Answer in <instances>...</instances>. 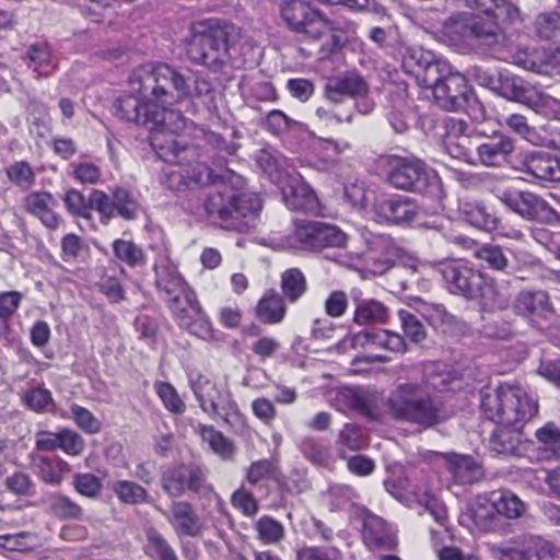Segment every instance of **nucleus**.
Wrapping results in <instances>:
<instances>
[{"label":"nucleus","instance_id":"774afa93","mask_svg":"<svg viewBox=\"0 0 560 560\" xmlns=\"http://www.w3.org/2000/svg\"><path fill=\"white\" fill-rule=\"evenodd\" d=\"M535 31L544 39H550L560 33V14L556 12L540 13L535 20Z\"/></svg>","mask_w":560,"mask_h":560},{"label":"nucleus","instance_id":"7ed1b4c3","mask_svg":"<svg viewBox=\"0 0 560 560\" xmlns=\"http://www.w3.org/2000/svg\"><path fill=\"white\" fill-rule=\"evenodd\" d=\"M154 272L155 285L178 326L202 339L210 338L211 325L177 267L167 257H161L154 265Z\"/></svg>","mask_w":560,"mask_h":560},{"label":"nucleus","instance_id":"4d7b16f0","mask_svg":"<svg viewBox=\"0 0 560 560\" xmlns=\"http://www.w3.org/2000/svg\"><path fill=\"white\" fill-rule=\"evenodd\" d=\"M255 529L258 533V538L267 545L277 544L284 534L283 526L269 516L260 517L255 524Z\"/></svg>","mask_w":560,"mask_h":560},{"label":"nucleus","instance_id":"58836bf2","mask_svg":"<svg viewBox=\"0 0 560 560\" xmlns=\"http://www.w3.org/2000/svg\"><path fill=\"white\" fill-rule=\"evenodd\" d=\"M48 506L50 512L60 520H82L83 509L69 497L56 492L49 495Z\"/></svg>","mask_w":560,"mask_h":560},{"label":"nucleus","instance_id":"6e6d98bb","mask_svg":"<svg viewBox=\"0 0 560 560\" xmlns=\"http://www.w3.org/2000/svg\"><path fill=\"white\" fill-rule=\"evenodd\" d=\"M198 159L187 163L189 165L188 182L190 190L206 187L219 179V176L206 164L199 163Z\"/></svg>","mask_w":560,"mask_h":560},{"label":"nucleus","instance_id":"c9c22d12","mask_svg":"<svg viewBox=\"0 0 560 560\" xmlns=\"http://www.w3.org/2000/svg\"><path fill=\"white\" fill-rule=\"evenodd\" d=\"M536 438L540 444L538 450L541 459H560V430L553 423H548L538 429Z\"/></svg>","mask_w":560,"mask_h":560},{"label":"nucleus","instance_id":"3c124183","mask_svg":"<svg viewBox=\"0 0 560 560\" xmlns=\"http://www.w3.org/2000/svg\"><path fill=\"white\" fill-rule=\"evenodd\" d=\"M153 387L166 410L174 415H183L185 412L186 405L172 384L156 381Z\"/></svg>","mask_w":560,"mask_h":560},{"label":"nucleus","instance_id":"39448f33","mask_svg":"<svg viewBox=\"0 0 560 560\" xmlns=\"http://www.w3.org/2000/svg\"><path fill=\"white\" fill-rule=\"evenodd\" d=\"M208 219L228 231L247 232L255 228L261 200L254 192L238 191L223 185L203 202Z\"/></svg>","mask_w":560,"mask_h":560},{"label":"nucleus","instance_id":"72a5a7b5","mask_svg":"<svg viewBox=\"0 0 560 560\" xmlns=\"http://www.w3.org/2000/svg\"><path fill=\"white\" fill-rule=\"evenodd\" d=\"M459 210L465 221L472 226L485 231H493L498 226V218L481 202H464Z\"/></svg>","mask_w":560,"mask_h":560},{"label":"nucleus","instance_id":"0e129e2a","mask_svg":"<svg viewBox=\"0 0 560 560\" xmlns=\"http://www.w3.org/2000/svg\"><path fill=\"white\" fill-rule=\"evenodd\" d=\"M475 256L494 270H504L509 265L508 257L502 248L497 245H482L476 250Z\"/></svg>","mask_w":560,"mask_h":560},{"label":"nucleus","instance_id":"49530a36","mask_svg":"<svg viewBox=\"0 0 560 560\" xmlns=\"http://www.w3.org/2000/svg\"><path fill=\"white\" fill-rule=\"evenodd\" d=\"M36 467L39 478L49 485H59L68 470V464L58 457H40Z\"/></svg>","mask_w":560,"mask_h":560},{"label":"nucleus","instance_id":"20e7f679","mask_svg":"<svg viewBox=\"0 0 560 560\" xmlns=\"http://www.w3.org/2000/svg\"><path fill=\"white\" fill-rule=\"evenodd\" d=\"M130 84L144 96L150 93L162 104L182 102L191 94V91L196 95H205L212 91L207 80L189 70L180 71L166 63L139 67L130 75Z\"/></svg>","mask_w":560,"mask_h":560},{"label":"nucleus","instance_id":"f704fd0d","mask_svg":"<svg viewBox=\"0 0 560 560\" xmlns=\"http://www.w3.org/2000/svg\"><path fill=\"white\" fill-rule=\"evenodd\" d=\"M58 416L62 419H70L85 434H97L102 430V421L95 417L89 409L71 404L69 411L60 410Z\"/></svg>","mask_w":560,"mask_h":560},{"label":"nucleus","instance_id":"ea45409f","mask_svg":"<svg viewBox=\"0 0 560 560\" xmlns=\"http://www.w3.org/2000/svg\"><path fill=\"white\" fill-rule=\"evenodd\" d=\"M112 491L125 504L137 505L149 501L148 490L131 480L114 481Z\"/></svg>","mask_w":560,"mask_h":560},{"label":"nucleus","instance_id":"ddd939ff","mask_svg":"<svg viewBox=\"0 0 560 560\" xmlns=\"http://www.w3.org/2000/svg\"><path fill=\"white\" fill-rule=\"evenodd\" d=\"M189 384L201 409L209 416L226 418L236 412L237 406L230 390L219 387L206 375L191 372Z\"/></svg>","mask_w":560,"mask_h":560},{"label":"nucleus","instance_id":"09e8293b","mask_svg":"<svg viewBox=\"0 0 560 560\" xmlns=\"http://www.w3.org/2000/svg\"><path fill=\"white\" fill-rule=\"evenodd\" d=\"M113 252L117 259L129 267H141L145 264L142 248L132 241L116 240L113 243Z\"/></svg>","mask_w":560,"mask_h":560},{"label":"nucleus","instance_id":"864d4df0","mask_svg":"<svg viewBox=\"0 0 560 560\" xmlns=\"http://www.w3.org/2000/svg\"><path fill=\"white\" fill-rule=\"evenodd\" d=\"M411 491L418 500L424 505V509L439 523L444 524L447 520V510L443 502L438 500L428 488L415 486Z\"/></svg>","mask_w":560,"mask_h":560},{"label":"nucleus","instance_id":"7c9ffc66","mask_svg":"<svg viewBox=\"0 0 560 560\" xmlns=\"http://www.w3.org/2000/svg\"><path fill=\"white\" fill-rule=\"evenodd\" d=\"M514 311L518 315L547 316L552 312L549 295L545 291H523L514 303Z\"/></svg>","mask_w":560,"mask_h":560},{"label":"nucleus","instance_id":"052dcab7","mask_svg":"<svg viewBox=\"0 0 560 560\" xmlns=\"http://www.w3.org/2000/svg\"><path fill=\"white\" fill-rule=\"evenodd\" d=\"M371 347L383 348L393 352L405 351L406 343L404 338L390 330L370 331Z\"/></svg>","mask_w":560,"mask_h":560},{"label":"nucleus","instance_id":"4c0bfd02","mask_svg":"<svg viewBox=\"0 0 560 560\" xmlns=\"http://www.w3.org/2000/svg\"><path fill=\"white\" fill-rule=\"evenodd\" d=\"M387 307L377 300H362L357 304L353 320L358 325H370L386 322Z\"/></svg>","mask_w":560,"mask_h":560},{"label":"nucleus","instance_id":"aec40b11","mask_svg":"<svg viewBox=\"0 0 560 560\" xmlns=\"http://www.w3.org/2000/svg\"><path fill=\"white\" fill-rule=\"evenodd\" d=\"M469 92L466 78L458 72H450L433 90V96L442 108L459 110L466 106Z\"/></svg>","mask_w":560,"mask_h":560},{"label":"nucleus","instance_id":"680f3d73","mask_svg":"<svg viewBox=\"0 0 560 560\" xmlns=\"http://www.w3.org/2000/svg\"><path fill=\"white\" fill-rule=\"evenodd\" d=\"M72 486L78 493L89 499L98 498L103 488L101 479L89 472L74 475Z\"/></svg>","mask_w":560,"mask_h":560},{"label":"nucleus","instance_id":"c03bdc74","mask_svg":"<svg viewBox=\"0 0 560 560\" xmlns=\"http://www.w3.org/2000/svg\"><path fill=\"white\" fill-rule=\"evenodd\" d=\"M434 57L432 51L422 47H407L402 54L401 65L407 73L417 78L424 67L434 61Z\"/></svg>","mask_w":560,"mask_h":560},{"label":"nucleus","instance_id":"393cba45","mask_svg":"<svg viewBox=\"0 0 560 560\" xmlns=\"http://www.w3.org/2000/svg\"><path fill=\"white\" fill-rule=\"evenodd\" d=\"M513 151V139L497 132L477 147L479 162L485 166H500Z\"/></svg>","mask_w":560,"mask_h":560},{"label":"nucleus","instance_id":"c85d7f7f","mask_svg":"<svg viewBox=\"0 0 560 560\" xmlns=\"http://www.w3.org/2000/svg\"><path fill=\"white\" fill-rule=\"evenodd\" d=\"M469 517L474 524L482 532H497L503 526L499 517L494 499L487 497H477L469 505Z\"/></svg>","mask_w":560,"mask_h":560},{"label":"nucleus","instance_id":"cd10ccee","mask_svg":"<svg viewBox=\"0 0 560 560\" xmlns=\"http://www.w3.org/2000/svg\"><path fill=\"white\" fill-rule=\"evenodd\" d=\"M467 125L463 120H452L444 138V148L451 158L471 164L474 163L470 155L471 140L465 133Z\"/></svg>","mask_w":560,"mask_h":560},{"label":"nucleus","instance_id":"f8f14e48","mask_svg":"<svg viewBox=\"0 0 560 560\" xmlns=\"http://www.w3.org/2000/svg\"><path fill=\"white\" fill-rule=\"evenodd\" d=\"M324 96L332 104H340L345 97L355 100L359 113L368 115L374 109L366 80L357 72H345L329 77L324 85Z\"/></svg>","mask_w":560,"mask_h":560},{"label":"nucleus","instance_id":"dca6fc26","mask_svg":"<svg viewBox=\"0 0 560 560\" xmlns=\"http://www.w3.org/2000/svg\"><path fill=\"white\" fill-rule=\"evenodd\" d=\"M372 210L377 222L401 225L417 218L419 207L409 197L398 194H380L374 198Z\"/></svg>","mask_w":560,"mask_h":560},{"label":"nucleus","instance_id":"6e6552de","mask_svg":"<svg viewBox=\"0 0 560 560\" xmlns=\"http://www.w3.org/2000/svg\"><path fill=\"white\" fill-rule=\"evenodd\" d=\"M241 39L242 30L238 26L221 21H209L191 35L187 55L195 63L217 67Z\"/></svg>","mask_w":560,"mask_h":560},{"label":"nucleus","instance_id":"2f4dec72","mask_svg":"<svg viewBox=\"0 0 560 560\" xmlns=\"http://www.w3.org/2000/svg\"><path fill=\"white\" fill-rule=\"evenodd\" d=\"M472 300L479 301L486 308L503 311L510 306L511 293L505 287L485 277V283Z\"/></svg>","mask_w":560,"mask_h":560},{"label":"nucleus","instance_id":"f257e3e1","mask_svg":"<svg viewBox=\"0 0 560 560\" xmlns=\"http://www.w3.org/2000/svg\"><path fill=\"white\" fill-rule=\"evenodd\" d=\"M477 14L459 13L445 23L448 35L460 39L476 38L491 46L498 59L533 72H547L560 67V47L552 50L515 44L503 34V26L520 19L518 9L509 0H463Z\"/></svg>","mask_w":560,"mask_h":560},{"label":"nucleus","instance_id":"338daca9","mask_svg":"<svg viewBox=\"0 0 560 560\" xmlns=\"http://www.w3.org/2000/svg\"><path fill=\"white\" fill-rule=\"evenodd\" d=\"M70 175L84 185H95L101 180V167L92 162H80L71 164Z\"/></svg>","mask_w":560,"mask_h":560},{"label":"nucleus","instance_id":"bf43d9fd","mask_svg":"<svg viewBox=\"0 0 560 560\" xmlns=\"http://www.w3.org/2000/svg\"><path fill=\"white\" fill-rule=\"evenodd\" d=\"M22 301V294L16 291L0 293V335H5L8 319L16 312Z\"/></svg>","mask_w":560,"mask_h":560},{"label":"nucleus","instance_id":"6ab92c4d","mask_svg":"<svg viewBox=\"0 0 560 560\" xmlns=\"http://www.w3.org/2000/svg\"><path fill=\"white\" fill-rule=\"evenodd\" d=\"M158 510L166 517L176 535L198 537L202 534L205 526L191 503L172 501L167 512Z\"/></svg>","mask_w":560,"mask_h":560},{"label":"nucleus","instance_id":"9b49d317","mask_svg":"<svg viewBox=\"0 0 560 560\" xmlns=\"http://www.w3.org/2000/svg\"><path fill=\"white\" fill-rule=\"evenodd\" d=\"M161 487L171 498H179L187 492L201 495L213 492L205 469L195 463L166 468L161 476Z\"/></svg>","mask_w":560,"mask_h":560},{"label":"nucleus","instance_id":"b1692460","mask_svg":"<svg viewBox=\"0 0 560 560\" xmlns=\"http://www.w3.org/2000/svg\"><path fill=\"white\" fill-rule=\"evenodd\" d=\"M495 93L506 100L525 105L535 104L538 97V90L534 85L509 72L499 73V84L495 85Z\"/></svg>","mask_w":560,"mask_h":560},{"label":"nucleus","instance_id":"bb28decb","mask_svg":"<svg viewBox=\"0 0 560 560\" xmlns=\"http://www.w3.org/2000/svg\"><path fill=\"white\" fill-rule=\"evenodd\" d=\"M552 546L538 536L524 537L517 547L504 549L501 560H542L551 557Z\"/></svg>","mask_w":560,"mask_h":560},{"label":"nucleus","instance_id":"a18cd8bd","mask_svg":"<svg viewBox=\"0 0 560 560\" xmlns=\"http://www.w3.org/2000/svg\"><path fill=\"white\" fill-rule=\"evenodd\" d=\"M281 289L284 298L294 303L307 289L306 279L303 272L298 268L288 269L281 277Z\"/></svg>","mask_w":560,"mask_h":560},{"label":"nucleus","instance_id":"c756f323","mask_svg":"<svg viewBox=\"0 0 560 560\" xmlns=\"http://www.w3.org/2000/svg\"><path fill=\"white\" fill-rule=\"evenodd\" d=\"M442 458L447 471L457 483H472L482 475L481 467L470 456L452 453L443 454Z\"/></svg>","mask_w":560,"mask_h":560},{"label":"nucleus","instance_id":"4468645a","mask_svg":"<svg viewBox=\"0 0 560 560\" xmlns=\"http://www.w3.org/2000/svg\"><path fill=\"white\" fill-rule=\"evenodd\" d=\"M445 287L450 293L472 300L485 283V275L470 264L459 259L443 261L439 265Z\"/></svg>","mask_w":560,"mask_h":560},{"label":"nucleus","instance_id":"a211bd4d","mask_svg":"<svg viewBox=\"0 0 560 560\" xmlns=\"http://www.w3.org/2000/svg\"><path fill=\"white\" fill-rule=\"evenodd\" d=\"M129 85H131L129 83ZM136 92V90L130 86ZM138 96L133 94L124 95L115 102V115L126 121L135 122L137 125L148 128L152 121L153 102H158L153 95L148 93L144 96L140 91H137Z\"/></svg>","mask_w":560,"mask_h":560},{"label":"nucleus","instance_id":"13d9d810","mask_svg":"<svg viewBox=\"0 0 560 560\" xmlns=\"http://www.w3.org/2000/svg\"><path fill=\"white\" fill-rule=\"evenodd\" d=\"M499 517L517 518L525 510L524 503L512 492H503L494 499Z\"/></svg>","mask_w":560,"mask_h":560},{"label":"nucleus","instance_id":"a19ab883","mask_svg":"<svg viewBox=\"0 0 560 560\" xmlns=\"http://www.w3.org/2000/svg\"><path fill=\"white\" fill-rule=\"evenodd\" d=\"M145 537L144 551L148 556L158 560H178L174 549L159 530L149 527L145 530Z\"/></svg>","mask_w":560,"mask_h":560},{"label":"nucleus","instance_id":"8fccbe9b","mask_svg":"<svg viewBox=\"0 0 560 560\" xmlns=\"http://www.w3.org/2000/svg\"><path fill=\"white\" fill-rule=\"evenodd\" d=\"M450 72H452L450 65L434 57V61L424 67L416 79L421 86L433 91Z\"/></svg>","mask_w":560,"mask_h":560},{"label":"nucleus","instance_id":"79ce46f5","mask_svg":"<svg viewBox=\"0 0 560 560\" xmlns=\"http://www.w3.org/2000/svg\"><path fill=\"white\" fill-rule=\"evenodd\" d=\"M201 440L209 445V447L222 458H230L233 455L234 448L224 435L217 431L213 427L199 423L196 428Z\"/></svg>","mask_w":560,"mask_h":560},{"label":"nucleus","instance_id":"e433bc0d","mask_svg":"<svg viewBox=\"0 0 560 560\" xmlns=\"http://www.w3.org/2000/svg\"><path fill=\"white\" fill-rule=\"evenodd\" d=\"M285 315L283 299L275 291L266 293L257 305V316L267 324H278Z\"/></svg>","mask_w":560,"mask_h":560},{"label":"nucleus","instance_id":"a878e982","mask_svg":"<svg viewBox=\"0 0 560 560\" xmlns=\"http://www.w3.org/2000/svg\"><path fill=\"white\" fill-rule=\"evenodd\" d=\"M56 203L54 196L47 191L31 192L24 200L26 211L50 230H57L61 220L54 211Z\"/></svg>","mask_w":560,"mask_h":560},{"label":"nucleus","instance_id":"e2e57ef3","mask_svg":"<svg viewBox=\"0 0 560 560\" xmlns=\"http://www.w3.org/2000/svg\"><path fill=\"white\" fill-rule=\"evenodd\" d=\"M4 487L15 495L31 497L35 493V483L31 476L24 471H14L8 476L4 480Z\"/></svg>","mask_w":560,"mask_h":560},{"label":"nucleus","instance_id":"f3484780","mask_svg":"<svg viewBox=\"0 0 560 560\" xmlns=\"http://www.w3.org/2000/svg\"><path fill=\"white\" fill-rule=\"evenodd\" d=\"M294 234L301 246L311 250L341 247L346 244V234L341 230L316 221L296 223Z\"/></svg>","mask_w":560,"mask_h":560},{"label":"nucleus","instance_id":"603ef678","mask_svg":"<svg viewBox=\"0 0 560 560\" xmlns=\"http://www.w3.org/2000/svg\"><path fill=\"white\" fill-rule=\"evenodd\" d=\"M8 179L22 190H28L35 183V172L28 162L18 161L5 167Z\"/></svg>","mask_w":560,"mask_h":560},{"label":"nucleus","instance_id":"423d86ee","mask_svg":"<svg viewBox=\"0 0 560 560\" xmlns=\"http://www.w3.org/2000/svg\"><path fill=\"white\" fill-rule=\"evenodd\" d=\"M387 413L397 421L416 425L420 430L432 428L447 419L441 401L418 383H400L385 400Z\"/></svg>","mask_w":560,"mask_h":560},{"label":"nucleus","instance_id":"37998d69","mask_svg":"<svg viewBox=\"0 0 560 560\" xmlns=\"http://www.w3.org/2000/svg\"><path fill=\"white\" fill-rule=\"evenodd\" d=\"M199 158V152L197 151L196 159ZM195 158H190L188 155V159L186 161H183L179 163L178 158H171V160H167L168 162H173L179 165L177 170H170L165 172L163 184L171 190L183 192L186 190H190L189 182H188V173H189V165L186 163L194 161Z\"/></svg>","mask_w":560,"mask_h":560},{"label":"nucleus","instance_id":"de8ad7c7","mask_svg":"<svg viewBox=\"0 0 560 560\" xmlns=\"http://www.w3.org/2000/svg\"><path fill=\"white\" fill-rule=\"evenodd\" d=\"M23 402L35 412H52L58 416L60 410L55 409L54 398L47 388L33 387L23 395Z\"/></svg>","mask_w":560,"mask_h":560},{"label":"nucleus","instance_id":"412c9836","mask_svg":"<svg viewBox=\"0 0 560 560\" xmlns=\"http://www.w3.org/2000/svg\"><path fill=\"white\" fill-rule=\"evenodd\" d=\"M520 170L538 180H560V161L546 151H530L522 154Z\"/></svg>","mask_w":560,"mask_h":560},{"label":"nucleus","instance_id":"1a4fd4ad","mask_svg":"<svg viewBox=\"0 0 560 560\" xmlns=\"http://www.w3.org/2000/svg\"><path fill=\"white\" fill-rule=\"evenodd\" d=\"M386 180L396 189L440 198L442 183L436 172L418 159L390 156L386 160Z\"/></svg>","mask_w":560,"mask_h":560},{"label":"nucleus","instance_id":"4be33fe9","mask_svg":"<svg viewBox=\"0 0 560 560\" xmlns=\"http://www.w3.org/2000/svg\"><path fill=\"white\" fill-rule=\"evenodd\" d=\"M362 539L371 551L394 550L397 546V537L389 525L374 514L364 517Z\"/></svg>","mask_w":560,"mask_h":560},{"label":"nucleus","instance_id":"9d476101","mask_svg":"<svg viewBox=\"0 0 560 560\" xmlns=\"http://www.w3.org/2000/svg\"><path fill=\"white\" fill-rule=\"evenodd\" d=\"M288 27L307 39L317 40L334 30V24L324 13L302 0H285L280 8Z\"/></svg>","mask_w":560,"mask_h":560},{"label":"nucleus","instance_id":"2eb2a0df","mask_svg":"<svg viewBox=\"0 0 560 560\" xmlns=\"http://www.w3.org/2000/svg\"><path fill=\"white\" fill-rule=\"evenodd\" d=\"M494 197L511 211L529 221H548L553 215L551 207L539 196L513 187L497 186Z\"/></svg>","mask_w":560,"mask_h":560},{"label":"nucleus","instance_id":"5fc2aeb1","mask_svg":"<svg viewBox=\"0 0 560 560\" xmlns=\"http://www.w3.org/2000/svg\"><path fill=\"white\" fill-rule=\"evenodd\" d=\"M113 202L115 205V214L117 213L126 220L133 219L140 208L137 199L124 188H116L113 191Z\"/></svg>","mask_w":560,"mask_h":560},{"label":"nucleus","instance_id":"473e14b6","mask_svg":"<svg viewBox=\"0 0 560 560\" xmlns=\"http://www.w3.org/2000/svg\"><path fill=\"white\" fill-rule=\"evenodd\" d=\"M26 59L28 60V67L37 72L39 77L47 78L57 69V63L46 43L31 45L26 51Z\"/></svg>","mask_w":560,"mask_h":560},{"label":"nucleus","instance_id":"f03ea898","mask_svg":"<svg viewBox=\"0 0 560 560\" xmlns=\"http://www.w3.org/2000/svg\"><path fill=\"white\" fill-rule=\"evenodd\" d=\"M481 410L502 425L491 434L489 448L498 455H517L521 429L538 412L537 398L520 385L502 384L482 394Z\"/></svg>","mask_w":560,"mask_h":560},{"label":"nucleus","instance_id":"5701e85b","mask_svg":"<svg viewBox=\"0 0 560 560\" xmlns=\"http://www.w3.org/2000/svg\"><path fill=\"white\" fill-rule=\"evenodd\" d=\"M283 200L293 211L317 213L319 201L315 191L302 177H292L287 187L282 189Z\"/></svg>","mask_w":560,"mask_h":560},{"label":"nucleus","instance_id":"0eeeda50","mask_svg":"<svg viewBox=\"0 0 560 560\" xmlns=\"http://www.w3.org/2000/svg\"><path fill=\"white\" fill-rule=\"evenodd\" d=\"M161 108L154 104L152 109V121L148 129L151 131V145L158 155L163 160L178 158L179 163L190 158L197 156V147L185 142L180 135L185 130L196 129L191 121H188L180 112L167 109V104H162Z\"/></svg>","mask_w":560,"mask_h":560},{"label":"nucleus","instance_id":"69168bd1","mask_svg":"<svg viewBox=\"0 0 560 560\" xmlns=\"http://www.w3.org/2000/svg\"><path fill=\"white\" fill-rule=\"evenodd\" d=\"M94 209L101 214L103 223L108 221L115 215V205L113 197L102 190H93L89 198V210Z\"/></svg>","mask_w":560,"mask_h":560}]
</instances>
